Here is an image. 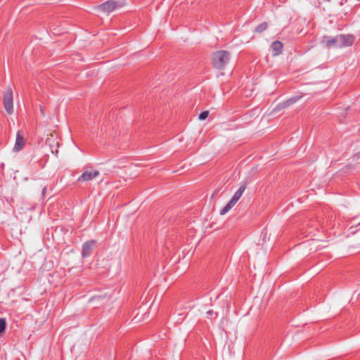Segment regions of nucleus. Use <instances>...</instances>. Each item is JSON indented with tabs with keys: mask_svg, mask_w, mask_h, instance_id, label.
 <instances>
[{
	"mask_svg": "<svg viewBox=\"0 0 360 360\" xmlns=\"http://www.w3.org/2000/svg\"><path fill=\"white\" fill-rule=\"evenodd\" d=\"M230 60V53L227 51H218L213 53L212 65L217 69H223Z\"/></svg>",
	"mask_w": 360,
	"mask_h": 360,
	"instance_id": "1",
	"label": "nucleus"
},
{
	"mask_svg": "<svg viewBox=\"0 0 360 360\" xmlns=\"http://www.w3.org/2000/svg\"><path fill=\"white\" fill-rule=\"evenodd\" d=\"M125 4L124 0H108L98 6V9L105 13H111Z\"/></svg>",
	"mask_w": 360,
	"mask_h": 360,
	"instance_id": "2",
	"label": "nucleus"
},
{
	"mask_svg": "<svg viewBox=\"0 0 360 360\" xmlns=\"http://www.w3.org/2000/svg\"><path fill=\"white\" fill-rule=\"evenodd\" d=\"M4 105L6 111L8 114H12L13 112V91L11 88H8L4 94Z\"/></svg>",
	"mask_w": 360,
	"mask_h": 360,
	"instance_id": "3",
	"label": "nucleus"
},
{
	"mask_svg": "<svg viewBox=\"0 0 360 360\" xmlns=\"http://www.w3.org/2000/svg\"><path fill=\"white\" fill-rule=\"evenodd\" d=\"M100 175V172L98 170L96 169H86L83 172L82 175L79 176L77 179L78 182H85L89 181L94 178Z\"/></svg>",
	"mask_w": 360,
	"mask_h": 360,
	"instance_id": "4",
	"label": "nucleus"
},
{
	"mask_svg": "<svg viewBox=\"0 0 360 360\" xmlns=\"http://www.w3.org/2000/svg\"><path fill=\"white\" fill-rule=\"evenodd\" d=\"M322 44L327 48H340L339 44L338 36L332 37L330 36H324L322 39Z\"/></svg>",
	"mask_w": 360,
	"mask_h": 360,
	"instance_id": "5",
	"label": "nucleus"
},
{
	"mask_svg": "<svg viewBox=\"0 0 360 360\" xmlns=\"http://www.w3.org/2000/svg\"><path fill=\"white\" fill-rule=\"evenodd\" d=\"M338 36L340 48L350 46L354 43V37L351 34H339Z\"/></svg>",
	"mask_w": 360,
	"mask_h": 360,
	"instance_id": "6",
	"label": "nucleus"
},
{
	"mask_svg": "<svg viewBox=\"0 0 360 360\" xmlns=\"http://www.w3.org/2000/svg\"><path fill=\"white\" fill-rule=\"evenodd\" d=\"M94 244V240H89L83 244L82 252L83 257H88L91 254Z\"/></svg>",
	"mask_w": 360,
	"mask_h": 360,
	"instance_id": "7",
	"label": "nucleus"
},
{
	"mask_svg": "<svg viewBox=\"0 0 360 360\" xmlns=\"http://www.w3.org/2000/svg\"><path fill=\"white\" fill-rule=\"evenodd\" d=\"M25 146V139L23 136L22 135V132L18 131L16 134V140L13 147V150L16 152H18L22 149Z\"/></svg>",
	"mask_w": 360,
	"mask_h": 360,
	"instance_id": "8",
	"label": "nucleus"
},
{
	"mask_svg": "<svg viewBox=\"0 0 360 360\" xmlns=\"http://www.w3.org/2000/svg\"><path fill=\"white\" fill-rule=\"evenodd\" d=\"M246 187H247L246 184H242L240 186V187L234 193L233 196L232 197V198L230 200L236 205V202L239 200V199L242 196L244 191H245Z\"/></svg>",
	"mask_w": 360,
	"mask_h": 360,
	"instance_id": "9",
	"label": "nucleus"
},
{
	"mask_svg": "<svg viewBox=\"0 0 360 360\" xmlns=\"http://www.w3.org/2000/svg\"><path fill=\"white\" fill-rule=\"evenodd\" d=\"M300 97L299 96H295V97H293V98H291L287 101H285L284 102L281 103H279L277 106H276V108L278 110H281V109H284L287 107H288L289 105L295 103V102H297L299 99H300Z\"/></svg>",
	"mask_w": 360,
	"mask_h": 360,
	"instance_id": "10",
	"label": "nucleus"
},
{
	"mask_svg": "<svg viewBox=\"0 0 360 360\" xmlns=\"http://www.w3.org/2000/svg\"><path fill=\"white\" fill-rule=\"evenodd\" d=\"M271 48L274 52V55L278 56L282 52L283 44L280 41H275L272 42Z\"/></svg>",
	"mask_w": 360,
	"mask_h": 360,
	"instance_id": "11",
	"label": "nucleus"
},
{
	"mask_svg": "<svg viewBox=\"0 0 360 360\" xmlns=\"http://www.w3.org/2000/svg\"><path fill=\"white\" fill-rule=\"evenodd\" d=\"M234 205L235 204L231 200H229L227 205L221 210L220 214L224 215L226 214Z\"/></svg>",
	"mask_w": 360,
	"mask_h": 360,
	"instance_id": "12",
	"label": "nucleus"
},
{
	"mask_svg": "<svg viewBox=\"0 0 360 360\" xmlns=\"http://www.w3.org/2000/svg\"><path fill=\"white\" fill-rule=\"evenodd\" d=\"M268 27L267 22H264L259 24L255 30V31L257 33H262L265 31Z\"/></svg>",
	"mask_w": 360,
	"mask_h": 360,
	"instance_id": "13",
	"label": "nucleus"
},
{
	"mask_svg": "<svg viewBox=\"0 0 360 360\" xmlns=\"http://www.w3.org/2000/svg\"><path fill=\"white\" fill-rule=\"evenodd\" d=\"M6 321L5 319H0V334H1L6 329Z\"/></svg>",
	"mask_w": 360,
	"mask_h": 360,
	"instance_id": "14",
	"label": "nucleus"
},
{
	"mask_svg": "<svg viewBox=\"0 0 360 360\" xmlns=\"http://www.w3.org/2000/svg\"><path fill=\"white\" fill-rule=\"evenodd\" d=\"M208 115H209L208 111H203L199 115L198 118L200 120H204L207 117Z\"/></svg>",
	"mask_w": 360,
	"mask_h": 360,
	"instance_id": "15",
	"label": "nucleus"
},
{
	"mask_svg": "<svg viewBox=\"0 0 360 360\" xmlns=\"http://www.w3.org/2000/svg\"><path fill=\"white\" fill-rule=\"evenodd\" d=\"M207 315L211 318H216L217 316V314L214 312L213 310H209L207 312Z\"/></svg>",
	"mask_w": 360,
	"mask_h": 360,
	"instance_id": "16",
	"label": "nucleus"
},
{
	"mask_svg": "<svg viewBox=\"0 0 360 360\" xmlns=\"http://www.w3.org/2000/svg\"><path fill=\"white\" fill-rule=\"evenodd\" d=\"M353 160L357 162H360V151L353 156Z\"/></svg>",
	"mask_w": 360,
	"mask_h": 360,
	"instance_id": "17",
	"label": "nucleus"
},
{
	"mask_svg": "<svg viewBox=\"0 0 360 360\" xmlns=\"http://www.w3.org/2000/svg\"><path fill=\"white\" fill-rule=\"evenodd\" d=\"M46 190H47V188L46 186H44L43 190H42V195L44 196L45 194H46Z\"/></svg>",
	"mask_w": 360,
	"mask_h": 360,
	"instance_id": "18",
	"label": "nucleus"
},
{
	"mask_svg": "<svg viewBox=\"0 0 360 360\" xmlns=\"http://www.w3.org/2000/svg\"><path fill=\"white\" fill-rule=\"evenodd\" d=\"M50 141V138H47L46 143H48Z\"/></svg>",
	"mask_w": 360,
	"mask_h": 360,
	"instance_id": "19",
	"label": "nucleus"
}]
</instances>
